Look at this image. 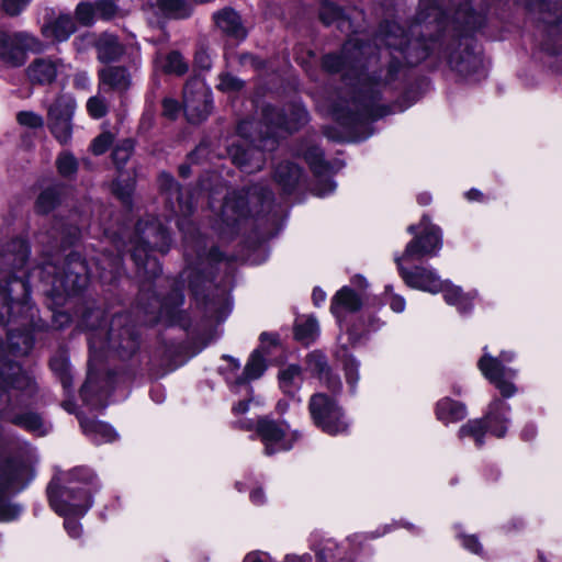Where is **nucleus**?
Returning <instances> with one entry per match:
<instances>
[{"mask_svg":"<svg viewBox=\"0 0 562 562\" xmlns=\"http://www.w3.org/2000/svg\"><path fill=\"white\" fill-rule=\"evenodd\" d=\"M98 58L103 63L119 59L123 54V48L117 38L111 34H103L97 42Z\"/></svg>","mask_w":562,"mask_h":562,"instance_id":"obj_30","label":"nucleus"},{"mask_svg":"<svg viewBox=\"0 0 562 562\" xmlns=\"http://www.w3.org/2000/svg\"><path fill=\"white\" fill-rule=\"evenodd\" d=\"M314 424L329 435L342 434L348 429V422L336 401L324 393L314 394L308 403Z\"/></svg>","mask_w":562,"mask_h":562,"instance_id":"obj_4","label":"nucleus"},{"mask_svg":"<svg viewBox=\"0 0 562 562\" xmlns=\"http://www.w3.org/2000/svg\"><path fill=\"white\" fill-rule=\"evenodd\" d=\"M345 373H346V380L349 384L351 391H355L359 381V363L353 358H348L345 362Z\"/></svg>","mask_w":562,"mask_h":562,"instance_id":"obj_48","label":"nucleus"},{"mask_svg":"<svg viewBox=\"0 0 562 562\" xmlns=\"http://www.w3.org/2000/svg\"><path fill=\"white\" fill-rule=\"evenodd\" d=\"M76 516H65V528L72 538H78L81 533V526L75 520Z\"/></svg>","mask_w":562,"mask_h":562,"instance_id":"obj_57","label":"nucleus"},{"mask_svg":"<svg viewBox=\"0 0 562 562\" xmlns=\"http://www.w3.org/2000/svg\"><path fill=\"white\" fill-rule=\"evenodd\" d=\"M58 201V191L55 188L46 189L37 198L36 210L43 214L48 213L57 205Z\"/></svg>","mask_w":562,"mask_h":562,"instance_id":"obj_42","label":"nucleus"},{"mask_svg":"<svg viewBox=\"0 0 562 562\" xmlns=\"http://www.w3.org/2000/svg\"><path fill=\"white\" fill-rule=\"evenodd\" d=\"M513 358V352H502L501 359L491 357L485 352L479 360V368L482 374L493 383L505 397H509L516 392L515 385L510 382V380L515 378L516 371L510 368H505L502 364V360L512 361Z\"/></svg>","mask_w":562,"mask_h":562,"instance_id":"obj_10","label":"nucleus"},{"mask_svg":"<svg viewBox=\"0 0 562 562\" xmlns=\"http://www.w3.org/2000/svg\"><path fill=\"white\" fill-rule=\"evenodd\" d=\"M389 304L392 311H394L395 313H402L405 310L406 305L404 297L400 295H392Z\"/></svg>","mask_w":562,"mask_h":562,"instance_id":"obj_63","label":"nucleus"},{"mask_svg":"<svg viewBox=\"0 0 562 562\" xmlns=\"http://www.w3.org/2000/svg\"><path fill=\"white\" fill-rule=\"evenodd\" d=\"M301 169L291 162L280 164L274 172L276 181L284 191H291L301 178Z\"/></svg>","mask_w":562,"mask_h":562,"instance_id":"obj_31","label":"nucleus"},{"mask_svg":"<svg viewBox=\"0 0 562 562\" xmlns=\"http://www.w3.org/2000/svg\"><path fill=\"white\" fill-rule=\"evenodd\" d=\"M109 342L111 344V346L113 348H119V349H124V350H127L130 352H133L135 349H136V342L133 338H131L130 336L126 338V342L124 344L123 341H120L117 345L115 342V339H114V336L113 334L111 333L110 336H109Z\"/></svg>","mask_w":562,"mask_h":562,"instance_id":"obj_59","label":"nucleus"},{"mask_svg":"<svg viewBox=\"0 0 562 562\" xmlns=\"http://www.w3.org/2000/svg\"><path fill=\"white\" fill-rule=\"evenodd\" d=\"M159 188L166 194L167 203L175 214L187 216L192 212V203L183 198L181 189L171 176L161 173Z\"/></svg>","mask_w":562,"mask_h":562,"instance_id":"obj_19","label":"nucleus"},{"mask_svg":"<svg viewBox=\"0 0 562 562\" xmlns=\"http://www.w3.org/2000/svg\"><path fill=\"white\" fill-rule=\"evenodd\" d=\"M195 63L201 69H210L211 68V60L209 54L201 49L195 54Z\"/></svg>","mask_w":562,"mask_h":562,"instance_id":"obj_61","label":"nucleus"},{"mask_svg":"<svg viewBox=\"0 0 562 562\" xmlns=\"http://www.w3.org/2000/svg\"><path fill=\"white\" fill-rule=\"evenodd\" d=\"M112 144V136L110 134H101L99 135L92 143L91 149L93 154L101 155L106 151V149Z\"/></svg>","mask_w":562,"mask_h":562,"instance_id":"obj_55","label":"nucleus"},{"mask_svg":"<svg viewBox=\"0 0 562 562\" xmlns=\"http://www.w3.org/2000/svg\"><path fill=\"white\" fill-rule=\"evenodd\" d=\"M436 415L442 423H456L465 417L467 408L462 403L445 397L437 403Z\"/></svg>","mask_w":562,"mask_h":562,"instance_id":"obj_28","label":"nucleus"},{"mask_svg":"<svg viewBox=\"0 0 562 562\" xmlns=\"http://www.w3.org/2000/svg\"><path fill=\"white\" fill-rule=\"evenodd\" d=\"M158 5L166 15L175 19L188 18L192 12L187 0H158Z\"/></svg>","mask_w":562,"mask_h":562,"instance_id":"obj_35","label":"nucleus"},{"mask_svg":"<svg viewBox=\"0 0 562 562\" xmlns=\"http://www.w3.org/2000/svg\"><path fill=\"white\" fill-rule=\"evenodd\" d=\"M94 5H95L97 18H100V19H105V20L111 19L112 16H114V14L116 12L115 4L110 0H99V1L94 2Z\"/></svg>","mask_w":562,"mask_h":562,"instance_id":"obj_51","label":"nucleus"},{"mask_svg":"<svg viewBox=\"0 0 562 562\" xmlns=\"http://www.w3.org/2000/svg\"><path fill=\"white\" fill-rule=\"evenodd\" d=\"M133 148V142L130 139H125L116 145L112 153V157L117 167L124 165L130 159Z\"/></svg>","mask_w":562,"mask_h":562,"instance_id":"obj_46","label":"nucleus"},{"mask_svg":"<svg viewBox=\"0 0 562 562\" xmlns=\"http://www.w3.org/2000/svg\"><path fill=\"white\" fill-rule=\"evenodd\" d=\"M29 2L30 0H1V7L7 14L18 15Z\"/></svg>","mask_w":562,"mask_h":562,"instance_id":"obj_54","label":"nucleus"},{"mask_svg":"<svg viewBox=\"0 0 562 562\" xmlns=\"http://www.w3.org/2000/svg\"><path fill=\"white\" fill-rule=\"evenodd\" d=\"M162 110L165 116L175 119L180 111V106L176 100L167 98L162 101Z\"/></svg>","mask_w":562,"mask_h":562,"instance_id":"obj_56","label":"nucleus"},{"mask_svg":"<svg viewBox=\"0 0 562 562\" xmlns=\"http://www.w3.org/2000/svg\"><path fill=\"white\" fill-rule=\"evenodd\" d=\"M77 109L76 99L60 93L47 108V125L60 144H67L72 134V117Z\"/></svg>","mask_w":562,"mask_h":562,"instance_id":"obj_6","label":"nucleus"},{"mask_svg":"<svg viewBox=\"0 0 562 562\" xmlns=\"http://www.w3.org/2000/svg\"><path fill=\"white\" fill-rule=\"evenodd\" d=\"M380 42H383L390 48L400 50L409 64H414L417 59H422L428 54L426 48H420L422 43L419 40H409L402 26L394 22L383 27Z\"/></svg>","mask_w":562,"mask_h":562,"instance_id":"obj_12","label":"nucleus"},{"mask_svg":"<svg viewBox=\"0 0 562 562\" xmlns=\"http://www.w3.org/2000/svg\"><path fill=\"white\" fill-rule=\"evenodd\" d=\"M131 85V74L125 67L109 66L99 71V90L108 87L117 92H125Z\"/></svg>","mask_w":562,"mask_h":562,"instance_id":"obj_22","label":"nucleus"},{"mask_svg":"<svg viewBox=\"0 0 562 562\" xmlns=\"http://www.w3.org/2000/svg\"><path fill=\"white\" fill-rule=\"evenodd\" d=\"M358 81V95L352 101V106L357 113L372 115V106L378 101L380 95L379 85L371 82V80L363 75L359 77Z\"/></svg>","mask_w":562,"mask_h":562,"instance_id":"obj_20","label":"nucleus"},{"mask_svg":"<svg viewBox=\"0 0 562 562\" xmlns=\"http://www.w3.org/2000/svg\"><path fill=\"white\" fill-rule=\"evenodd\" d=\"M16 121L20 125L29 128H41L44 125V119L41 114L33 111H21L16 114Z\"/></svg>","mask_w":562,"mask_h":562,"instance_id":"obj_45","label":"nucleus"},{"mask_svg":"<svg viewBox=\"0 0 562 562\" xmlns=\"http://www.w3.org/2000/svg\"><path fill=\"white\" fill-rule=\"evenodd\" d=\"M341 18L342 11L337 5L328 3L322 7L321 19L325 24L329 25Z\"/></svg>","mask_w":562,"mask_h":562,"instance_id":"obj_50","label":"nucleus"},{"mask_svg":"<svg viewBox=\"0 0 562 562\" xmlns=\"http://www.w3.org/2000/svg\"><path fill=\"white\" fill-rule=\"evenodd\" d=\"M270 199V192H259L258 188L241 192H233L223 204L222 216L227 223L237 222L252 213H258L265 200Z\"/></svg>","mask_w":562,"mask_h":562,"instance_id":"obj_8","label":"nucleus"},{"mask_svg":"<svg viewBox=\"0 0 562 562\" xmlns=\"http://www.w3.org/2000/svg\"><path fill=\"white\" fill-rule=\"evenodd\" d=\"M243 86L244 82L237 77L229 74H223L220 76L217 88L224 92H236L239 91Z\"/></svg>","mask_w":562,"mask_h":562,"instance_id":"obj_47","label":"nucleus"},{"mask_svg":"<svg viewBox=\"0 0 562 562\" xmlns=\"http://www.w3.org/2000/svg\"><path fill=\"white\" fill-rule=\"evenodd\" d=\"M50 506L60 516H83L91 506L89 492L77 486L47 488Z\"/></svg>","mask_w":562,"mask_h":562,"instance_id":"obj_7","label":"nucleus"},{"mask_svg":"<svg viewBox=\"0 0 562 562\" xmlns=\"http://www.w3.org/2000/svg\"><path fill=\"white\" fill-rule=\"evenodd\" d=\"M217 27L228 36L243 40L246 30L241 24L239 15L232 9H223L214 14Z\"/></svg>","mask_w":562,"mask_h":562,"instance_id":"obj_24","label":"nucleus"},{"mask_svg":"<svg viewBox=\"0 0 562 562\" xmlns=\"http://www.w3.org/2000/svg\"><path fill=\"white\" fill-rule=\"evenodd\" d=\"M212 108L211 92L200 78L190 79L183 90V110L191 123L204 121Z\"/></svg>","mask_w":562,"mask_h":562,"instance_id":"obj_9","label":"nucleus"},{"mask_svg":"<svg viewBox=\"0 0 562 562\" xmlns=\"http://www.w3.org/2000/svg\"><path fill=\"white\" fill-rule=\"evenodd\" d=\"M89 273L86 262L79 255L74 254L63 268V274L56 279V289H61L67 294L77 293L87 285Z\"/></svg>","mask_w":562,"mask_h":562,"instance_id":"obj_15","label":"nucleus"},{"mask_svg":"<svg viewBox=\"0 0 562 562\" xmlns=\"http://www.w3.org/2000/svg\"><path fill=\"white\" fill-rule=\"evenodd\" d=\"M441 291L443 292L445 301L449 305L456 306L460 312L471 310L475 293H463L461 288L452 285L448 281L443 282V289Z\"/></svg>","mask_w":562,"mask_h":562,"instance_id":"obj_29","label":"nucleus"},{"mask_svg":"<svg viewBox=\"0 0 562 562\" xmlns=\"http://www.w3.org/2000/svg\"><path fill=\"white\" fill-rule=\"evenodd\" d=\"M10 401V396L7 391H2L0 393V415L3 418L11 420L13 424L25 428L29 431H32L38 436H43L47 434L48 427L43 422L40 415L35 413H25L19 415H11L8 409V404Z\"/></svg>","mask_w":562,"mask_h":562,"instance_id":"obj_18","label":"nucleus"},{"mask_svg":"<svg viewBox=\"0 0 562 562\" xmlns=\"http://www.w3.org/2000/svg\"><path fill=\"white\" fill-rule=\"evenodd\" d=\"M20 514L18 506L7 503V501L0 495V520L10 521Z\"/></svg>","mask_w":562,"mask_h":562,"instance_id":"obj_53","label":"nucleus"},{"mask_svg":"<svg viewBox=\"0 0 562 562\" xmlns=\"http://www.w3.org/2000/svg\"><path fill=\"white\" fill-rule=\"evenodd\" d=\"M266 368L267 366L261 349L255 350L245 367L243 376L237 380V383L241 384L260 378Z\"/></svg>","mask_w":562,"mask_h":562,"instance_id":"obj_33","label":"nucleus"},{"mask_svg":"<svg viewBox=\"0 0 562 562\" xmlns=\"http://www.w3.org/2000/svg\"><path fill=\"white\" fill-rule=\"evenodd\" d=\"M26 470L25 464L21 462L12 461L4 464L0 469V490L18 486Z\"/></svg>","mask_w":562,"mask_h":562,"instance_id":"obj_32","label":"nucleus"},{"mask_svg":"<svg viewBox=\"0 0 562 562\" xmlns=\"http://www.w3.org/2000/svg\"><path fill=\"white\" fill-rule=\"evenodd\" d=\"M463 547L469 551L480 554L482 552V546L477 541V539L473 536H467L463 538Z\"/></svg>","mask_w":562,"mask_h":562,"instance_id":"obj_60","label":"nucleus"},{"mask_svg":"<svg viewBox=\"0 0 562 562\" xmlns=\"http://www.w3.org/2000/svg\"><path fill=\"white\" fill-rule=\"evenodd\" d=\"M75 31V22L68 14H59L52 21L47 22L42 29L44 36L57 42L68 40Z\"/></svg>","mask_w":562,"mask_h":562,"instance_id":"obj_23","label":"nucleus"},{"mask_svg":"<svg viewBox=\"0 0 562 562\" xmlns=\"http://www.w3.org/2000/svg\"><path fill=\"white\" fill-rule=\"evenodd\" d=\"M279 379L281 389L285 393L292 394L300 386L302 380L301 369L297 366L291 364L279 373Z\"/></svg>","mask_w":562,"mask_h":562,"instance_id":"obj_38","label":"nucleus"},{"mask_svg":"<svg viewBox=\"0 0 562 562\" xmlns=\"http://www.w3.org/2000/svg\"><path fill=\"white\" fill-rule=\"evenodd\" d=\"M99 92H101V90H99ZM86 109L92 119L99 120L106 115L109 111V102L105 97L98 93L87 100Z\"/></svg>","mask_w":562,"mask_h":562,"instance_id":"obj_40","label":"nucleus"},{"mask_svg":"<svg viewBox=\"0 0 562 562\" xmlns=\"http://www.w3.org/2000/svg\"><path fill=\"white\" fill-rule=\"evenodd\" d=\"M509 406L499 400L493 401L485 419H472L463 425L459 430V437H471L475 445L481 447L484 443L486 428L498 438L505 436L508 424Z\"/></svg>","mask_w":562,"mask_h":562,"instance_id":"obj_3","label":"nucleus"},{"mask_svg":"<svg viewBox=\"0 0 562 562\" xmlns=\"http://www.w3.org/2000/svg\"><path fill=\"white\" fill-rule=\"evenodd\" d=\"M29 258L27 245L21 240H14L8 246L5 261L19 271L24 268Z\"/></svg>","mask_w":562,"mask_h":562,"instance_id":"obj_34","label":"nucleus"},{"mask_svg":"<svg viewBox=\"0 0 562 562\" xmlns=\"http://www.w3.org/2000/svg\"><path fill=\"white\" fill-rule=\"evenodd\" d=\"M66 70L65 63L59 58L37 57L25 69V76L30 83L49 86Z\"/></svg>","mask_w":562,"mask_h":562,"instance_id":"obj_14","label":"nucleus"},{"mask_svg":"<svg viewBox=\"0 0 562 562\" xmlns=\"http://www.w3.org/2000/svg\"><path fill=\"white\" fill-rule=\"evenodd\" d=\"M137 229L140 233V241L133 250V259L145 274L154 277L160 272V267L158 261L148 255V249L166 251L169 244L168 232L155 223L145 227L140 223Z\"/></svg>","mask_w":562,"mask_h":562,"instance_id":"obj_2","label":"nucleus"},{"mask_svg":"<svg viewBox=\"0 0 562 562\" xmlns=\"http://www.w3.org/2000/svg\"><path fill=\"white\" fill-rule=\"evenodd\" d=\"M244 562H271V558L263 552H251L245 557Z\"/></svg>","mask_w":562,"mask_h":562,"instance_id":"obj_64","label":"nucleus"},{"mask_svg":"<svg viewBox=\"0 0 562 562\" xmlns=\"http://www.w3.org/2000/svg\"><path fill=\"white\" fill-rule=\"evenodd\" d=\"M419 227L420 234L407 244L403 254V258L407 260L434 256L441 248V234L437 226L423 217Z\"/></svg>","mask_w":562,"mask_h":562,"instance_id":"obj_13","label":"nucleus"},{"mask_svg":"<svg viewBox=\"0 0 562 562\" xmlns=\"http://www.w3.org/2000/svg\"><path fill=\"white\" fill-rule=\"evenodd\" d=\"M450 66L463 76H471L483 68V61L480 55L465 48L463 54H452L449 58Z\"/></svg>","mask_w":562,"mask_h":562,"instance_id":"obj_26","label":"nucleus"},{"mask_svg":"<svg viewBox=\"0 0 562 562\" xmlns=\"http://www.w3.org/2000/svg\"><path fill=\"white\" fill-rule=\"evenodd\" d=\"M307 122V112L301 105H293L291 114L285 116L279 110L267 106L262 111V121H244L238 126V132L243 136H248V131L256 127L259 134V143L262 148L248 147L246 149L236 148L232 154L233 161L245 172L251 173L262 169L266 158L265 150H272L277 145V136L281 131L292 132Z\"/></svg>","mask_w":562,"mask_h":562,"instance_id":"obj_1","label":"nucleus"},{"mask_svg":"<svg viewBox=\"0 0 562 562\" xmlns=\"http://www.w3.org/2000/svg\"><path fill=\"white\" fill-rule=\"evenodd\" d=\"M80 425L83 432L97 443L111 442L117 436L110 425L95 419L80 418Z\"/></svg>","mask_w":562,"mask_h":562,"instance_id":"obj_27","label":"nucleus"},{"mask_svg":"<svg viewBox=\"0 0 562 562\" xmlns=\"http://www.w3.org/2000/svg\"><path fill=\"white\" fill-rule=\"evenodd\" d=\"M56 165L58 172L65 177L74 175L78 168L76 158L69 153L60 154L57 158Z\"/></svg>","mask_w":562,"mask_h":562,"instance_id":"obj_43","label":"nucleus"},{"mask_svg":"<svg viewBox=\"0 0 562 562\" xmlns=\"http://www.w3.org/2000/svg\"><path fill=\"white\" fill-rule=\"evenodd\" d=\"M77 19L83 24H90L97 18L94 3H80L76 10Z\"/></svg>","mask_w":562,"mask_h":562,"instance_id":"obj_49","label":"nucleus"},{"mask_svg":"<svg viewBox=\"0 0 562 562\" xmlns=\"http://www.w3.org/2000/svg\"><path fill=\"white\" fill-rule=\"evenodd\" d=\"M305 159L311 165L316 173L322 172L323 166V153L319 148L314 147L305 153Z\"/></svg>","mask_w":562,"mask_h":562,"instance_id":"obj_52","label":"nucleus"},{"mask_svg":"<svg viewBox=\"0 0 562 562\" xmlns=\"http://www.w3.org/2000/svg\"><path fill=\"white\" fill-rule=\"evenodd\" d=\"M346 551L333 541H325L317 551V558L321 562H337L346 559Z\"/></svg>","mask_w":562,"mask_h":562,"instance_id":"obj_39","label":"nucleus"},{"mask_svg":"<svg viewBox=\"0 0 562 562\" xmlns=\"http://www.w3.org/2000/svg\"><path fill=\"white\" fill-rule=\"evenodd\" d=\"M369 49V46L362 45L359 40H349L342 47L340 55L329 54L324 57L323 66L327 71L338 72L345 68L355 67V63H359L360 58Z\"/></svg>","mask_w":562,"mask_h":562,"instance_id":"obj_17","label":"nucleus"},{"mask_svg":"<svg viewBox=\"0 0 562 562\" xmlns=\"http://www.w3.org/2000/svg\"><path fill=\"white\" fill-rule=\"evenodd\" d=\"M43 43L27 32L0 31V58L12 67H20L25 63L26 53H41Z\"/></svg>","mask_w":562,"mask_h":562,"instance_id":"obj_5","label":"nucleus"},{"mask_svg":"<svg viewBox=\"0 0 562 562\" xmlns=\"http://www.w3.org/2000/svg\"><path fill=\"white\" fill-rule=\"evenodd\" d=\"M12 385H13V387H16V389L27 387V389H30V391H32L34 389L33 381L24 374L16 376L12 381Z\"/></svg>","mask_w":562,"mask_h":562,"instance_id":"obj_62","label":"nucleus"},{"mask_svg":"<svg viewBox=\"0 0 562 562\" xmlns=\"http://www.w3.org/2000/svg\"><path fill=\"white\" fill-rule=\"evenodd\" d=\"M362 306V299L352 289L341 288L334 295L330 304V312L341 323L342 316L347 313H355Z\"/></svg>","mask_w":562,"mask_h":562,"instance_id":"obj_21","label":"nucleus"},{"mask_svg":"<svg viewBox=\"0 0 562 562\" xmlns=\"http://www.w3.org/2000/svg\"><path fill=\"white\" fill-rule=\"evenodd\" d=\"M318 333V323L316 318L308 317H300L295 324V337L296 339L308 342L313 340Z\"/></svg>","mask_w":562,"mask_h":562,"instance_id":"obj_37","label":"nucleus"},{"mask_svg":"<svg viewBox=\"0 0 562 562\" xmlns=\"http://www.w3.org/2000/svg\"><path fill=\"white\" fill-rule=\"evenodd\" d=\"M452 23L456 25V29L470 31L480 25V18L472 11L469 4H464L456 11Z\"/></svg>","mask_w":562,"mask_h":562,"instance_id":"obj_36","label":"nucleus"},{"mask_svg":"<svg viewBox=\"0 0 562 562\" xmlns=\"http://www.w3.org/2000/svg\"><path fill=\"white\" fill-rule=\"evenodd\" d=\"M335 189H336L335 182H333L331 180H325L324 182H319L314 188V192L316 195L323 198V196H326V195L330 194L331 192H334Z\"/></svg>","mask_w":562,"mask_h":562,"instance_id":"obj_58","label":"nucleus"},{"mask_svg":"<svg viewBox=\"0 0 562 562\" xmlns=\"http://www.w3.org/2000/svg\"><path fill=\"white\" fill-rule=\"evenodd\" d=\"M134 183L131 179H125L120 176V178L113 182L112 191L113 193L121 199L124 203L128 202V199L133 192Z\"/></svg>","mask_w":562,"mask_h":562,"instance_id":"obj_44","label":"nucleus"},{"mask_svg":"<svg viewBox=\"0 0 562 562\" xmlns=\"http://www.w3.org/2000/svg\"><path fill=\"white\" fill-rule=\"evenodd\" d=\"M8 345L12 353L21 356L31 350L33 342L29 334L15 335L11 333L8 337Z\"/></svg>","mask_w":562,"mask_h":562,"instance_id":"obj_41","label":"nucleus"},{"mask_svg":"<svg viewBox=\"0 0 562 562\" xmlns=\"http://www.w3.org/2000/svg\"><path fill=\"white\" fill-rule=\"evenodd\" d=\"M257 431L268 456L291 449L299 439L297 432L291 430L289 425L270 419L260 420Z\"/></svg>","mask_w":562,"mask_h":562,"instance_id":"obj_11","label":"nucleus"},{"mask_svg":"<svg viewBox=\"0 0 562 562\" xmlns=\"http://www.w3.org/2000/svg\"><path fill=\"white\" fill-rule=\"evenodd\" d=\"M403 260H406L403 256L395 258L400 273L408 286L434 294L443 289L445 281H442L434 270L417 267L413 271H409L403 267Z\"/></svg>","mask_w":562,"mask_h":562,"instance_id":"obj_16","label":"nucleus"},{"mask_svg":"<svg viewBox=\"0 0 562 562\" xmlns=\"http://www.w3.org/2000/svg\"><path fill=\"white\" fill-rule=\"evenodd\" d=\"M155 67L169 75L182 76L188 69L189 65L184 60L182 54L178 50H171L166 54H157L155 58Z\"/></svg>","mask_w":562,"mask_h":562,"instance_id":"obj_25","label":"nucleus"}]
</instances>
